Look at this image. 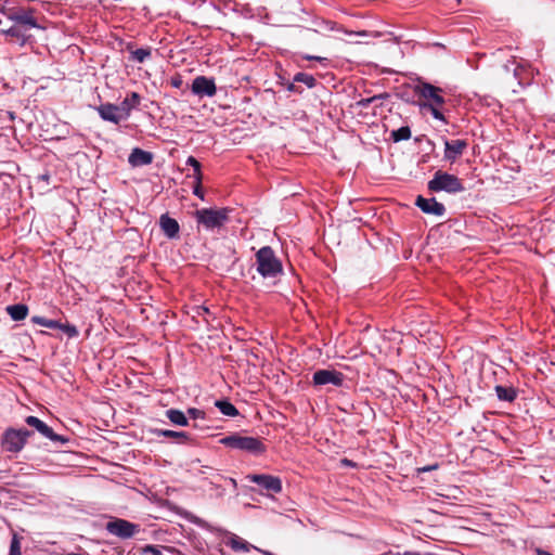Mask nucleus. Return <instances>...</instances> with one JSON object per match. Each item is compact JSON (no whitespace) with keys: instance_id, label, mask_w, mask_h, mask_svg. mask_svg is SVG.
I'll return each instance as SVG.
<instances>
[{"instance_id":"obj_8","label":"nucleus","mask_w":555,"mask_h":555,"mask_svg":"<svg viewBox=\"0 0 555 555\" xmlns=\"http://www.w3.org/2000/svg\"><path fill=\"white\" fill-rule=\"evenodd\" d=\"M35 10L33 9H2L1 13L7 16L8 20L12 21L13 24L18 27H24L28 30L36 28L42 29L34 16Z\"/></svg>"},{"instance_id":"obj_15","label":"nucleus","mask_w":555,"mask_h":555,"mask_svg":"<svg viewBox=\"0 0 555 555\" xmlns=\"http://www.w3.org/2000/svg\"><path fill=\"white\" fill-rule=\"evenodd\" d=\"M467 147L465 140H452L444 142V159L455 162L460 157L464 150Z\"/></svg>"},{"instance_id":"obj_10","label":"nucleus","mask_w":555,"mask_h":555,"mask_svg":"<svg viewBox=\"0 0 555 555\" xmlns=\"http://www.w3.org/2000/svg\"><path fill=\"white\" fill-rule=\"evenodd\" d=\"M25 423L39 433L42 437L54 443L65 444L69 441L68 437L55 434L53 429L37 416L29 415L25 418Z\"/></svg>"},{"instance_id":"obj_7","label":"nucleus","mask_w":555,"mask_h":555,"mask_svg":"<svg viewBox=\"0 0 555 555\" xmlns=\"http://www.w3.org/2000/svg\"><path fill=\"white\" fill-rule=\"evenodd\" d=\"M31 435L33 431L26 428H8L2 435L1 446L7 452L17 453L23 450Z\"/></svg>"},{"instance_id":"obj_37","label":"nucleus","mask_w":555,"mask_h":555,"mask_svg":"<svg viewBox=\"0 0 555 555\" xmlns=\"http://www.w3.org/2000/svg\"><path fill=\"white\" fill-rule=\"evenodd\" d=\"M193 194L197 197H199L201 199H204V191L202 189V183H195L194 188H193Z\"/></svg>"},{"instance_id":"obj_44","label":"nucleus","mask_w":555,"mask_h":555,"mask_svg":"<svg viewBox=\"0 0 555 555\" xmlns=\"http://www.w3.org/2000/svg\"><path fill=\"white\" fill-rule=\"evenodd\" d=\"M194 178L195 180V183H202V180H203V175H202V170L198 169V171H194V173L191 176Z\"/></svg>"},{"instance_id":"obj_53","label":"nucleus","mask_w":555,"mask_h":555,"mask_svg":"<svg viewBox=\"0 0 555 555\" xmlns=\"http://www.w3.org/2000/svg\"><path fill=\"white\" fill-rule=\"evenodd\" d=\"M345 462L347 463V465H352L351 462L348 460H345Z\"/></svg>"},{"instance_id":"obj_25","label":"nucleus","mask_w":555,"mask_h":555,"mask_svg":"<svg viewBox=\"0 0 555 555\" xmlns=\"http://www.w3.org/2000/svg\"><path fill=\"white\" fill-rule=\"evenodd\" d=\"M31 323L50 328V330H57V327H61V322L57 320L47 319L44 317L40 315H34L30 319Z\"/></svg>"},{"instance_id":"obj_20","label":"nucleus","mask_w":555,"mask_h":555,"mask_svg":"<svg viewBox=\"0 0 555 555\" xmlns=\"http://www.w3.org/2000/svg\"><path fill=\"white\" fill-rule=\"evenodd\" d=\"M152 434L156 437H165L175 440L177 443H186L191 440V435L186 431H176L170 429H152Z\"/></svg>"},{"instance_id":"obj_49","label":"nucleus","mask_w":555,"mask_h":555,"mask_svg":"<svg viewBox=\"0 0 555 555\" xmlns=\"http://www.w3.org/2000/svg\"><path fill=\"white\" fill-rule=\"evenodd\" d=\"M254 548H255L256 551H258V552L262 553L263 555H273V554H272L271 552H269V551H263V550H260V548H258V547H256V546H255Z\"/></svg>"},{"instance_id":"obj_13","label":"nucleus","mask_w":555,"mask_h":555,"mask_svg":"<svg viewBox=\"0 0 555 555\" xmlns=\"http://www.w3.org/2000/svg\"><path fill=\"white\" fill-rule=\"evenodd\" d=\"M99 116L104 121H109L115 125H118L120 121L126 120L122 116L121 111H119V105L106 102L95 107Z\"/></svg>"},{"instance_id":"obj_1","label":"nucleus","mask_w":555,"mask_h":555,"mask_svg":"<svg viewBox=\"0 0 555 555\" xmlns=\"http://www.w3.org/2000/svg\"><path fill=\"white\" fill-rule=\"evenodd\" d=\"M414 91L420 98L425 100L424 102L420 103V107L422 109L428 111L435 119L447 122L442 113L446 99L442 95L441 88L436 87L427 81H420L415 86Z\"/></svg>"},{"instance_id":"obj_18","label":"nucleus","mask_w":555,"mask_h":555,"mask_svg":"<svg viewBox=\"0 0 555 555\" xmlns=\"http://www.w3.org/2000/svg\"><path fill=\"white\" fill-rule=\"evenodd\" d=\"M140 101V94L137 92H131L118 104L119 111H121L126 120L130 117L131 112L139 106Z\"/></svg>"},{"instance_id":"obj_5","label":"nucleus","mask_w":555,"mask_h":555,"mask_svg":"<svg viewBox=\"0 0 555 555\" xmlns=\"http://www.w3.org/2000/svg\"><path fill=\"white\" fill-rule=\"evenodd\" d=\"M230 211L229 208H202L195 211L194 217L206 230H215L228 222Z\"/></svg>"},{"instance_id":"obj_35","label":"nucleus","mask_w":555,"mask_h":555,"mask_svg":"<svg viewBox=\"0 0 555 555\" xmlns=\"http://www.w3.org/2000/svg\"><path fill=\"white\" fill-rule=\"evenodd\" d=\"M185 164L188 166H191L194 171H198V169H202L201 163L193 156H189Z\"/></svg>"},{"instance_id":"obj_39","label":"nucleus","mask_w":555,"mask_h":555,"mask_svg":"<svg viewBox=\"0 0 555 555\" xmlns=\"http://www.w3.org/2000/svg\"><path fill=\"white\" fill-rule=\"evenodd\" d=\"M326 24V27L328 30H336V31H343L346 30L345 28H343L341 26H339L338 24L334 23V22H325Z\"/></svg>"},{"instance_id":"obj_50","label":"nucleus","mask_w":555,"mask_h":555,"mask_svg":"<svg viewBox=\"0 0 555 555\" xmlns=\"http://www.w3.org/2000/svg\"><path fill=\"white\" fill-rule=\"evenodd\" d=\"M229 481L231 482L234 489L237 487V482L234 478H229Z\"/></svg>"},{"instance_id":"obj_33","label":"nucleus","mask_w":555,"mask_h":555,"mask_svg":"<svg viewBox=\"0 0 555 555\" xmlns=\"http://www.w3.org/2000/svg\"><path fill=\"white\" fill-rule=\"evenodd\" d=\"M514 63L515 62L513 61V62H509V63L505 64L504 65V70L507 72V73L512 72L514 77L518 78L519 77L520 67L514 66Z\"/></svg>"},{"instance_id":"obj_45","label":"nucleus","mask_w":555,"mask_h":555,"mask_svg":"<svg viewBox=\"0 0 555 555\" xmlns=\"http://www.w3.org/2000/svg\"><path fill=\"white\" fill-rule=\"evenodd\" d=\"M1 34L12 42V34H11V27L7 29H1Z\"/></svg>"},{"instance_id":"obj_6","label":"nucleus","mask_w":555,"mask_h":555,"mask_svg":"<svg viewBox=\"0 0 555 555\" xmlns=\"http://www.w3.org/2000/svg\"><path fill=\"white\" fill-rule=\"evenodd\" d=\"M248 481L258 486V492L262 495L273 496L283 490L282 479L269 474H248L245 477Z\"/></svg>"},{"instance_id":"obj_47","label":"nucleus","mask_w":555,"mask_h":555,"mask_svg":"<svg viewBox=\"0 0 555 555\" xmlns=\"http://www.w3.org/2000/svg\"><path fill=\"white\" fill-rule=\"evenodd\" d=\"M181 83H182V81L179 78H176V79L171 80V86L175 87V88H180Z\"/></svg>"},{"instance_id":"obj_41","label":"nucleus","mask_w":555,"mask_h":555,"mask_svg":"<svg viewBox=\"0 0 555 555\" xmlns=\"http://www.w3.org/2000/svg\"><path fill=\"white\" fill-rule=\"evenodd\" d=\"M437 468H438V465L434 464V465H427V466L420 467V468H417V472L420 474H422V473H427V472H430V470H434Z\"/></svg>"},{"instance_id":"obj_27","label":"nucleus","mask_w":555,"mask_h":555,"mask_svg":"<svg viewBox=\"0 0 555 555\" xmlns=\"http://www.w3.org/2000/svg\"><path fill=\"white\" fill-rule=\"evenodd\" d=\"M412 132L409 126H402L390 132V139L393 142L406 141L411 138Z\"/></svg>"},{"instance_id":"obj_14","label":"nucleus","mask_w":555,"mask_h":555,"mask_svg":"<svg viewBox=\"0 0 555 555\" xmlns=\"http://www.w3.org/2000/svg\"><path fill=\"white\" fill-rule=\"evenodd\" d=\"M415 205L427 215H434L441 217L446 212V207L443 204L436 201L435 197H424L418 195L415 201Z\"/></svg>"},{"instance_id":"obj_4","label":"nucleus","mask_w":555,"mask_h":555,"mask_svg":"<svg viewBox=\"0 0 555 555\" xmlns=\"http://www.w3.org/2000/svg\"><path fill=\"white\" fill-rule=\"evenodd\" d=\"M427 186L431 192H447L449 194H457L465 190L461 179L442 170L434 173Z\"/></svg>"},{"instance_id":"obj_23","label":"nucleus","mask_w":555,"mask_h":555,"mask_svg":"<svg viewBox=\"0 0 555 555\" xmlns=\"http://www.w3.org/2000/svg\"><path fill=\"white\" fill-rule=\"evenodd\" d=\"M494 390L501 401L513 402L517 398V390L514 387L496 385Z\"/></svg>"},{"instance_id":"obj_2","label":"nucleus","mask_w":555,"mask_h":555,"mask_svg":"<svg viewBox=\"0 0 555 555\" xmlns=\"http://www.w3.org/2000/svg\"><path fill=\"white\" fill-rule=\"evenodd\" d=\"M255 268L263 279H276L283 275L282 261L270 246H263L257 250Z\"/></svg>"},{"instance_id":"obj_34","label":"nucleus","mask_w":555,"mask_h":555,"mask_svg":"<svg viewBox=\"0 0 555 555\" xmlns=\"http://www.w3.org/2000/svg\"><path fill=\"white\" fill-rule=\"evenodd\" d=\"M143 554L163 555L156 545L147 544L143 547Z\"/></svg>"},{"instance_id":"obj_42","label":"nucleus","mask_w":555,"mask_h":555,"mask_svg":"<svg viewBox=\"0 0 555 555\" xmlns=\"http://www.w3.org/2000/svg\"><path fill=\"white\" fill-rule=\"evenodd\" d=\"M287 90L291 92L299 93V94L302 92V89L299 88L298 86H296L294 81L288 83Z\"/></svg>"},{"instance_id":"obj_52","label":"nucleus","mask_w":555,"mask_h":555,"mask_svg":"<svg viewBox=\"0 0 555 555\" xmlns=\"http://www.w3.org/2000/svg\"><path fill=\"white\" fill-rule=\"evenodd\" d=\"M207 469H209L208 466H203V469L201 470V473L205 474V473H207Z\"/></svg>"},{"instance_id":"obj_51","label":"nucleus","mask_w":555,"mask_h":555,"mask_svg":"<svg viewBox=\"0 0 555 555\" xmlns=\"http://www.w3.org/2000/svg\"><path fill=\"white\" fill-rule=\"evenodd\" d=\"M199 310L203 312V313H209V309L206 308V307H199Z\"/></svg>"},{"instance_id":"obj_46","label":"nucleus","mask_w":555,"mask_h":555,"mask_svg":"<svg viewBox=\"0 0 555 555\" xmlns=\"http://www.w3.org/2000/svg\"><path fill=\"white\" fill-rule=\"evenodd\" d=\"M305 59H306V60H309V61L314 60V61H319V62H322V61H325V60H326V59H324V57L314 56V55H306V56H305Z\"/></svg>"},{"instance_id":"obj_43","label":"nucleus","mask_w":555,"mask_h":555,"mask_svg":"<svg viewBox=\"0 0 555 555\" xmlns=\"http://www.w3.org/2000/svg\"><path fill=\"white\" fill-rule=\"evenodd\" d=\"M388 98H389V93H387V92L373 95V100H374L375 103L377 101H383V100H386Z\"/></svg>"},{"instance_id":"obj_3","label":"nucleus","mask_w":555,"mask_h":555,"mask_svg":"<svg viewBox=\"0 0 555 555\" xmlns=\"http://www.w3.org/2000/svg\"><path fill=\"white\" fill-rule=\"evenodd\" d=\"M219 442L227 448L242 451L254 456H260L267 451L262 439L251 436H242L238 433L224 436Z\"/></svg>"},{"instance_id":"obj_9","label":"nucleus","mask_w":555,"mask_h":555,"mask_svg":"<svg viewBox=\"0 0 555 555\" xmlns=\"http://www.w3.org/2000/svg\"><path fill=\"white\" fill-rule=\"evenodd\" d=\"M105 530L112 535L127 540L140 531V526L124 518L111 517L105 524Z\"/></svg>"},{"instance_id":"obj_32","label":"nucleus","mask_w":555,"mask_h":555,"mask_svg":"<svg viewBox=\"0 0 555 555\" xmlns=\"http://www.w3.org/2000/svg\"><path fill=\"white\" fill-rule=\"evenodd\" d=\"M188 415H189V418H192V420H203L205 417V412L202 411V410H198L196 408H190L188 409Z\"/></svg>"},{"instance_id":"obj_30","label":"nucleus","mask_w":555,"mask_h":555,"mask_svg":"<svg viewBox=\"0 0 555 555\" xmlns=\"http://www.w3.org/2000/svg\"><path fill=\"white\" fill-rule=\"evenodd\" d=\"M57 330L64 332L69 338H75L79 335L77 327L69 323H61V327H57Z\"/></svg>"},{"instance_id":"obj_16","label":"nucleus","mask_w":555,"mask_h":555,"mask_svg":"<svg viewBox=\"0 0 555 555\" xmlns=\"http://www.w3.org/2000/svg\"><path fill=\"white\" fill-rule=\"evenodd\" d=\"M154 155L149 151L140 147H134L128 156V163L132 167H142L150 165L153 162Z\"/></svg>"},{"instance_id":"obj_26","label":"nucleus","mask_w":555,"mask_h":555,"mask_svg":"<svg viewBox=\"0 0 555 555\" xmlns=\"http://www.w3.org/2000/svg\"><path fill=\"white\" fill-rule=\"evenodd\" d=\"M228 544L234 551L248 552L250 548L255 547L254 545L249 544L247 541L243 540L242 538L235 534L230 538Z\"/></svg>"},{"instance_id":"obj_11","label":"nucleus","mask_w":555,"mask_h":555,"mask_svg":"<svg viewBox=\"0 0 555 555\" xmlns=\"http://www.w3.org/2000/svg\"><path fill=\"white\" fill-rule=\"evenodd\" d=\"M345 380V375L336 370L320 369L312 375L313 386L333 385L341 387Z\"/></svg>"},{"instance_id":"obj_19","label":"nucleus","mask_w":555,"mask_h":555,"mask_svg":"<svg viewBox=\"0 0 555 555\" xmlns=\"http://www.w3.org/2000/svg\"><path fill=\"white\" fill-rule=\"evenodd\" d=\"M29 31L30 30L24 27H18L13 24L11 26L12 42L17 43L20 47H25L26 44L31 43L34 41V36Z\"/></svg>"},{"instance_id":"obj_38","label":"nucleus","mask_w":555,"mask_h":555,"mask_svg":"<svg viewBox=\"0 0 555 555\" xmlns=\"http://www.w3.org/2000/svg\"><path fill=\"white\" fill-rule=\"evenodd\" d=\"M38 182H44L46 185H49L50 182H51V175L48 171L39 175L38 176Z\"/></svg>"},{"instance_id":"obj_17","label":"nucleus","mask_w":555,"mask_h":555,"mask_svg":"<svg viewBox=\"0 0 555 555\" xmlns=\"http://www.w3.org/2000/svg\"><path fill=\"white\" fill-rule=\"evenodd\" d=\"M159 227L163 233L170 240L178 237L180 225L178 221L168 214H164L159 218Z\"/></svg>"},{"instance_id":"obj_48","label":"nucleus","mask_w":555,"mask_h":555,"mask_svg":"<svg viewBox=\"0 0 555 555\" xmlns=\"http://www.w3.org/2000/svg\"><path fill=\"white\" fill-rule=\"evenodd\" d=\"M535 553H537V555H553L552 553L544 551L542 548H537Z\"/></svg>"},{"instance_id":"obj_36","label":"nucleus","mask_w":555,"mask_h":555,"mask_svg":"<svg viewBox=\"0 0 555 555\" xmlns=\"http://www.w3.org/2000/svg\"><path fill=\"white\" fill-rule=\"evenodd\" d=\"M374 103H375V102H374V100H373V96H371V98H365V99H361V100H359V101L357 102V106H358V107H360V108L365 109V108H369V106H370L371 104H374Z\"/></svg>"},{"instance_id":"obj_22","label":"nucleus","mask_w":555,"mask_h":555,"mask_svg":"<svg viewBox=\"0 0 555 555\" xmlns=\"http://www.w3.org/2000/svg\"><path fill=\"white\" fill-rule=\"evenodd\" d=\"M7 312L14 321H22L28 314V307L25 304H15L7 307Z\"/></svg>"},{"instance_id":"obj_40","label":"nucleus","mask_w":555,"mask_h":555,"mask_svg":"<svg viewBox=\"0 0 555 555\" xmlns=\"http://www.w3.org/2000/svg\"><path fill=\"white\" fill-rule=\"evenodd\" d=\"M347 35H357L360 37H369L370 33L367 30L352 31V30H344Z\"/></svg>"},{"instance_id":"obj_28","label":"nucleus","mask_w":555,"mask_h":555,"mask_svg":"<svg viewBox=\"0 0 555 555\" xmlns=\"http://www.w3.org/2000/svg\"><path fill=\"white\" fill-rule=\"evenodd\" d=\"M294 82L305 83L309 89H312L317 85V79L310 74L300 72L294 76Z\"/></svg>"},{"instance_id":"obj_12","label":"nucleus","mask_w":555,"mask_h":555,"mask_svg":"<svg viewBox=\"0 0 555 555\" xmlns=\"http://www.w3.org/2000/svg\"><path fill=\"white\" fill-rule=\"evenodd\" d=\"M191 91L199 98H211L217 93V87L214 78L197 76L192 81Z\"/></svg>"},{"instance_id":"obj_31","label":"nucleus","mask_w":555,"mask_h":555,"mask_svg":"<svg viewBox=\"0 0 555 555\" xmlns=\"http://www.w3.org/2000/svg\"><path fill=\"white\" fill-rule=\"evenodd\" d=\"M9 555H22L21 542L16 534H14L12 538Z\"/></svg>"},{"instance_id":"obj_21","label":"nucleus","mask_w":555,"mask_h":555,"mask_svg":"<svg viewBox=\"0 0 555 555\" xmlns=\"http://www.w3.org/2000/svg\"><path fill=\"white\" fill-rule=\"evenodd\" d=\"M167 418L177 426H188L189 417L185 413L178 409H169L165 412Z\"/></svg>"},{"instance_id":"obj_29","label":"nucleus","mask_w":555,"mask_h":555,"mask_svg":"<svg viewBox=\"0 0 555 555\" xmlns=\"http://www.w3.org/2000/svg\"><path fill=\"white\" fill-rule=\"evenodd\" d=\"M132 60L139 63H143L147 57L151 56V50L139 48L131 53Z\"/></svg>"},{"instance_id":"obj_24","label":"nucleus","mask_w":555,"mask_h":555,"mask_svg":"<svg viewBox=\"0 0 555 555\" xmlns=\"http://www.w3.org/2000/svg\"><path fill=\"white\" fill-rule=\"evenodd\" d=\"M215 405L225 416L234 417L238 415V410L228 399L216 400Z\"/></svg>"}]
</instances>
